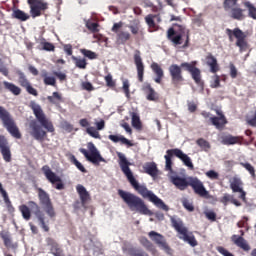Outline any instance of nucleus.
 <instances>
[{
    "instance_id": "1",
    "label": "nucleus",
    "mask_w": 256,
    "mask_h": 256,
    "mask_svg": "<svg viewBox=\"0 0 256 256\" xmlns=\"http://www.w3.org/2000/svg\"><path fill=\"white\" fill-rule=\"evenodd\" d=\"M118 159H119V165L121 171L124 173L125 177L129 181L130 185L143 197L144 199H149L151 203L155 204L158 209H162L163 211H169V206L163 202L157 195H155L153 192L149 191L147 189V186L140 185V183L135 179V176H133V172L131 171V168L129 166L131 165V162L127 161V158L125 155H123L121 152L118 153Z\"/></svg>"
},
{
    "instance_id": "2",
    "label": "nucleus",
    "mask_w": 256,
    "mask_h": 256,
    "mask_svg": "<svg viewBox=\"0 0 256 256\" xmlns=\"http://www.w3.org/2000/svg\"><path fill=\"white\" fill-rule=\"evenodd\" d=\"M31 109L37 120H31L29 122V133L33 139L43 143V141L47 139V133H55V126H53V122L47 118L41 105L33 103Z\"/></svg>"
},
{
    "instance_id": "3",
    "label": "nucleus",
    "mask_w": 256,
    "mask_h": 256,
    "mask_svg": "<svg viewBox=\"0 0 256 256\" xmlns=\"http://www.w3.org/2000/svg\"><path fill=\"white\" fill-rule=\"evenodd\" d=\"M181 68L190 73L193 81L198 85V87H204L205 82L201 76V69L197 68V61H192L191 63L183 62L180 66L172 64L168 68L171 77V84L175 89H180L181 85H183V82L185 81V78L183 77V70Z\"/></svg>"
},
{
    "instance_id": "4",
    "label": "nucleus",
    "mask_w": 256,
    "mask_h": 256,
    "mask_svg": "<svg viewBox=\"0 0 256 256\" xmlns=\"http://www.w3.org/2000/svg\"><path fill=\"white\" fill-rule=\"evenodd\" d=\"M170 183L179 189V191H185L187 187H191L195 195L202 197L203 199H212L213 196L209 194L207 188H205V184L197 177H181L179 175L170 176Z\"/></svg>"
},
{
    "instance_id": "5",
    "label": "nucleus",
    "mask_w": 256,
    "mask_h": 256,
    "mask_svg": "<svg viewBox=\"0 0 256 256\" xmlns=\"http://www.w3.org/2000/svg\"><path fill=\"white\" fill-rule=\"evenodd\" d=\"M118 195L130 211H136L140 215H153L141 197L125 190H118Z\"/></svg>"
},
{
    "instance_id": "6",
    "label": "nucleus",
    "mask_w": 256,
    "mask_h": 256,
    "mask_svg": "<svg viewBox=\"0 0 256 256\" xmlns=\"http://www.w3.org/2000/svg\"><path fill=\"white\" fill-rule=\"evenodd\" d=\"M174 27H178V30H175L173 27L167 30L168 41H171L174 47L182 45V49H187L189 47L191 32L185 26L179 24H174Z\"/></svg>"
},
{
    "instance_id": "7",
    "label": "nucleus",
    "mask_w": 256,
    "mask_h": 256,
    "mask_svg": "<svg viewBox=\"0 0 256 256\" xmlns=\"http://www.w3.org/2000/svg\"><path fill=\"white\" fill-rule=\"evenodd\" d=\"M0 120L2 121L3 127H5L6 131H8L14 139H21V131H19L15 119H13L11 113L3 106H0Z\"/></svg>"
},
{
    "instance_id": "8",
    "label": "nucleus",
    "mask_w": 256,
    "mask_h": 256,
    "mask_svg": "<svg viewBox=\"0 0 256 256\" xmlns=\"http://www.w3.org/2000/svg\"><path fill=\"white\" fill-rule=\"evenodd\" d=\"M171 225L179 233L180 239L188 243L191 247H197L199 243L193 234L189 235L187 227L183 226V220L181 218H175V216L170 217Z\"/></svg>"
},
{
    "instance_id": "9",
    "label": "nucleus",
    "mask_w": 256,
    "mask_h": 256,
    "mask_svg": "<svg viewBox=\"0 0 256 256\" xmlns=\"http://www.w3.org/2000/svg\"><path fill=\"white\" fill-rule=\"evenodd\" d=\"M226 35L229 38V41L233 42V37L236 39V47L239 51L243 53L249 49V42H247V35L240 28H234L233 30L227 28Z\"/></svg>"
},
{
    "instance_id": "10",
    "label": "nucleus",
    "mask_w": 256,
    "mask_h": 256,
    "mask_svg": "<svg viewBox=\"0 0 256 256\" xmlns=\"http://www.w3.org/2000/svg\"><path fill=\"white\" fill-rule=\"evenodd\" d=\"M87 147L88 151L85 148L79 149L80 153L84 155L87 161H89L90 163H92V165H95L96 167H99L100 163H105V158L101 156V153L99 152L95 144H93V142H89L87 144Z\"/></svg>"
},
{
    "instance_id": "11",
    "label": "nucleus",
    "mask_w": 256,
    "mask_h": 256,
    "mask_svg": "<svg viewBox=\"0 0 256 256\" xmlns=\"http://www.w3.org/2000/svg\"><path fill=\"white\" fill-rule=\"evenodd\" d=\"M239 0H224L223 9L226 13H229L231 19L236 21H243L245 19V10L237 6Z\"/></svg>"
},
{
    "instance_id": "12",
    "label": "nucleus",
    "mask_w": 256,
    "mask_h": 256,
    "mask_svg": "<svg viewBox=\"0 0 256 256\" xmlns=\"http://www.w3.org/2000/svg\"><path fill=\"white\" fill-rule=\"evenodd\" d=\"M37 191L40 205L43 207L45 213L48 214L50 219H53V217L57 216V213L55 212L49 193L43 190V188H38Z\"/></svg>"
},
{
    "instance_id": "13",
    "label": "nucleus",
    "mask_w": 256,
    "mask_h": 256,
    "mask_svg": "<svg viewBox=\"0 0 256 256\" xmlns=\"http://www.w3.org/2000/svg\"><path fill=\"white\" fill-rule=\"evenodd\" d=\"M27 3L30 7V15L32 19L41 17L43 11L49 9V3L44 2L43 0H27Z\"/></svg>"
},
{
    "instance_id": "14",
    "label": "nucleus",
    "mask_w": 256,
    "mask_h": 256,
    "mask_svg": "<svg viewBox=\"0 0 256 256\" xmlns=\"http://www.w3.org/2000/svg\"><path fill=\"white\" fill-rule=\"evenodd\" d=\"M148 236L151 239V241H153V243L158 245L160 249L165 251L167 255H171L173 253V250L171 249L169 244H167V240H165V236H163V234H159L158 232H155V231H150L148 233Z\"/></svg>"
},
{
    "instance_id": "15",
    "label": "nucleus",
    "mask_w": 256,
    "mask_h": 256,
    "mask_svg": "<svg viewBox=\"0 0 256 256\" xmlns=\"http://www.w3.org/2000/svg\"><path fill=\"white\" fill-rule=\"evenodd\" d=\"M148 236L151 239V241H153V243L158 245L160 249L165 251L167 255H171L173 253V250L171 249L169 244H167V240H165V236H163V234H159L158 232H155V231H150L148 233Z\"/></svg>"
},
{
    "instance_id": "16",
    "label": "nucleus",
    "mask_w": 256,
    "mask_h": 256,
    "mask_svg": "<svg viewBox=\"0 0 256 256\" xmlns=\"http://www.w3.org/2000/svg\"><path fill=\"white\" fill-rule=\"evenodd\" d=\"M42 171L49 183H51L52 185H55L56 183L55 189H57L58 191H62V189H65V184H63L61 177L55 174V172L51 171V168L48 165L43 166Z\"/></svg>"
},
{
    "instance_id": "17",
    "label": "nucleus",
    "mask_w": 256,
    "mask_h": 256,
    "mask_svg": "<svg viewBox=\"0 0 256 256\" xmlns=\"http://www.w3.org/2000/svg\"><path fill=\"white\" fill-rule=\"evenodd\" d=\"M28 205L32 211H34L35 217L38 219L40 223V227L45 231V233H49V225L45 223V213L41 211V207L37 205L35 201H29Z\"/></svg>"
},
{
    "instance_id": "18",
    "label": "nucleus",
    "mask_w": 256,
    "mask_h": 256,
    "mask_svg": "<svg viewBox=\"0 0 256 256\" xmlns=\"http://www.w3.org/2000/svg\"><path fill=\"white\" fill-rule=\"evenodd\" d=\"M0 153L6 163H11V146H9V140L5 135H0Z\"/></svg>"
},
{
    "instance_id": "19",
    "label": "nucleus",
    "mask_w": 256,
    "mask_h": 256,
    "mask_svg": "<svg viewBox=\"0 0 256 256\" xmlns=\"http://www.w3.org/2000/svg\"><path fill=\"white\" fill-rule=\"evenodd\" d=\"M121 27H123V22L114 23L111 31L116 33L117 41L120 42L121 45H125V43L131 39V33L123 30L119 31Z\"/></svg>"
},
{
    "instance_id": "20",
    "label": "nucleus",
    "mask_w": 256,
    "mask_h": 256,
    "mask_svg": "<svg viewBox=\"0 0 256 256\" xmlns=\"http://www.w3.org/2000/svg\"><path fill=\"white\" fill-rule=\"evenodd\" d=\"M134 64L136 66L138 81L143 83L145 75V64H143V58H141V51L139 50H136L134 53Z\"/></svg>"
},
{
    "instance_id": "21",
    "label": "nucleus",
    "mask_w": 256,
    "mask_h": 256,
    "mask_svg": "<svg viewBox=\"0 0 256 256\" xmlns=\"http://www.w3.org/2000/svg\"><path fill=\"white\" fill-rule=\"evenodd\" d=\"M230 189L233 193H240L239 199L245 201V197L247 195L246 192L243 191V181L241 178L234 176L230 179Z\"/></svg>"
},
{
    "instance_id": "22",
    "label": "nucleus",
    "mask_w": 256,
    "mask_h": 256,
    "mask_svg": "<svg viewBox=\"0 0 256 256\" xmlns=\"http://www.w3.org/2000/svg\"><path fill=\"white\" fill-rule=\"evenodd\" d=\"M141 91L145 94L147 101H159V93L155 91V88L151 86V83L145 82L142 85Z\"/></svg>"
},
{
    "instance_id": "23",
    "label": "nucleus",
    "mask_w": 256,
    "mask_h": 256,
    "mask_svg": "<svg viewBox=\"0 0 256 256\" xmlns=\"http://www.w3.org/2000/svg\"><path fill=\"white\" fill-rule=\"evenodd\" d=\"M216 115L218 116L210 117V123L217 129H223L228 123L227 117H225V114L219 110L216 111Z\"/></svg>"
},
{
    "instance_id": "24",
    "label": "nucleus",
    "mask_w": 256,
    "mask_h": 256,
    "mask_svg": "<svg viewBox=\"0 0 256 256\" xmlns=\"http://www.w3.org/2000/svg\"><path fill=\"white\" fill-rule=\"evenodd\" d=\"M155 19H157V23H161V16L159 14H148L145 17V22L149 27L150 33L159 31V25H157V23H155Z\"/></svg>"
},
{
    "instance_id": "25",
    "label": "nucleus",
    "mask_w": 256,
    "mask_h": 256,
    "mask_svg": "<svg viewBox=\"0 0 256 256\" xmlns=\"http://www.w3.org/2000/svg\"><path fill=\"white\" fill-rule=\"evenodd\" d=\"M47 246L50 247V252L54 256H65L63 253V248H61V245L55 241V239L48 237L46 239Z\"/></svg>"
},
{
    "instance_id": "26",
    "label": "nucleus",
    "mask_w": 256,
    "mask_h": 256,
    "mask_svg": "<svg viewBox=\"0 0 256 256\" xmlns=\"http://www.w3.org/2000/svg\"><path fill=\"white\" fill-rule=\"evenodd\" d=\"M144 173L150 175L153 179L159 177V168H157V163L155 162H146L143 165Z\"/></svg>"
},
{
    "instance_id": "27",
    "label": "nucleus",
    "mask_w": 256,
    "mask_h": 256,
    "mask_svg": "<svg viewBox=\"0 0 256 256\" xmlns=\"http://www.w3.org/2000/svg\"><path fill=\"white\" fill-rule=\"evenodd\" d=\"M151 69L153 73L156 75V77L154 78L155 83L161 85L163 77H165V72H163V68H161V66L158 63L153 62L151 64Z\"/></svg>"
},
{
    "instance_id": "28",
    "label": "nucleus",
    "mask_w": 256,
    "mask_h": 256,
    "mask_svg": "<svg viewBox=\"0 0 256 256\" xmlns=\"http://www.w3.org/2000/svg\"><path fill=\"white\" fill-rule=\"evenodd\" d=\"M206 65L210 68V73L219 72V62H217V58L213 54L209 53L206 56Z\"/></svg>"
},
{
    "instance_id": "29",
    "label": "nucleus",
    "mask_w": 256,
    "mask_h": 256,
    "mask_svg": "<svg viewBox=\"0 0 256 256\" xmlns=\"http://www.w3.org/2000/svg\"><path fill=\"white\" fill-rule=\"evenodd\" d=\"M243 141V137L241 136H233L231 134L223 136L221 143L222 145H241Z\"/></svg>"
},
{
    "instance_id": "30",
    "label": "nucleus",
    "mask_w": 256,
    "mask_h": 256,
    "mask_svg": "<svg viewBox=\"0 0 256 256\" xmlns=\"http://www.w3.org/2000/svg\"><path fill=\"white\" fill-rule=\"evenodd\" d=\"M175 157L178 159H181V161L184 163L186 167H189V169H194L193 162L191 161V158L188 157L187 154L183 153V151L179 148H175Z\"/></svg>"
},
{
    "instance_id": "31",
    "label": "nucleus",
    "mask_w": 256,
    "mask_h": 256,
    "mask_svg": "<svg viewBox=\"0 0 256 256\" xmlns=\"http://www.w3.org/2000/svg\"><path fill=\"white\" fill-rule=\"evenodd\" d=\"M140 245H142V247H145L146 251H149L151 255L153 256L159 255V252L157 251V248H155V245H153L152 242L146 237L140 238Z\"/></svg>"
},
{
    "instance_id": "32",
    "label": "nucleus",
    "mask_w": 256,
    "mask_h": 256,
    "mask_svg": "<svg viewBox=\"0 0 256 256\" xmlns=\"http://www.w3.org/2000/svg\"><path fill=\"white\" fill-rule=\"evenodd\" d=\"M232 241H233L234 245H236L240 249H243V251H250L251 250V246H249L247 244V240H245V238H243V236L233 235L232 236Z\"/></svg>"
},
{
    "instance_id": "33",
    "label": "nucleus",
    "mask_w": 256,
    "mask_h": 256,
    "mask_svg": "<svg viewBox=\"0 0 256 256\" xmlns=\"http://www.w3.org/2000/svg\"><path fill=\"white\" fill-rule=\"evenodd\" d=\"M122 251L123 253H128V255L131 256H149L147 252L133 246H124L122 247Z\"/></svg>"
},
{
    "instance_id": "34",
    "label": "nucleus",
    "mask_w": 256,
    "mask_h": 256,
    "mask_svg": "<svg viewBox=\"0 0 256 256\" xmlns=\"http://www.w3.org/2000/svg\"><path fill=\"white\" fill-rule=\"evenodd\" d=\"M173 155H175V149H169L166 151V155L164 156L166 161L165 171H169V173H173V160H171Z\"/></svg>"
},
{
    "instance_id": "35",
    "label": "nucleus",
    "mask_w": 256,
    "mask_h": 256,
    "mask_svg": "<svg viewBox=\"0 0 256 256\" xmlns=\"http://www.w3.org/2000/svg\"><path fill=\"white\" fill-rule=\"evenodd\" d=\"M76 191L80 197V201H81L82 205H85V203H87V201H89V192L87 191L85 186H83L81 184H78L76 186Z\"/></svg>"
},
{
    "instance_id": "36",
    "label": "nucleus",
    "mask_w": 256,
    "mask_h": 256,
    "mask_svg": "<svg viewBox=\"0 0 256 256\" xmlns=\"http://www.w3.org/2000/svg\"><path fill=\"white\" fill-rule=\"evenodd\" d=\"M108 139H110V141H112L113 143L120 142L122 145H127V147H133V144L131 143V141L125 138V136L109 135Z\"/></svg>"
},
{
    "instance_id": "37",
    "label": "nucleus",
    "mask_w": 256,
    "mask_h": 256,
    "mask_svg": "<svg viewBox=\"0 0 256 256\" xmlns=\"http://www.w3.org/2000/svg\"><path fill=\"white\" fill-rule=\"evenodd\" d=\"M3 85L7 91H10V93H12V95H21V89L19 88V86L8 81H4Z\"/></svg>"
},
{
    "instance_id": "38",
    "label": "nucleus",
    "mask_w": 256,
    "mask_h": 256,
    "mask_svg": "<svg viewBox=\"0 0 256 256\" xmlns=\"http://www.w3.org/2000/svg\"><path fill=\"white\" fill-rule=\"evenodd\" d=\"M16 75L18 76V83L20 87H23V89H25L28 85L31 84V82L29 81V79H27V76L25 75V73H23V71H16Z\"/></svg>"
},
{
    "instance_id": "39",
    "label": "nucleus",
    "mask_w": 256,
    "mask_h": 256,
    "mask_svg": "<svg viewBox=\"0 0 256 256\" xmlns=\"http://www.w3.org/2000/svg\"><path fill=\"white\" fill-rule=\"evenodd\" d=\"M244 7L248 10V17L256 21V7L250 1L243 2Z\"/></svg>"
},
{
    "instance_id": "40",
    "label": "nucleus",
    "mask_w": 256,
    "mask_h": 256,
    "mask_svg": "<svg viewBox=\"0 0 256 256\" xmlns=\"http://www.w3.org/2000/svg\"><path fill=\"white\" fill-rule=\"evenodd\" d=\"M12 17L14 19H18L19 21H27L30 18V16L27 13L20 9L14 10L12 13Z\"/></svg>"
},
{
    "instance_id": "41",
    "label": "nucleus",
    "mask_w": 256,
    "mask_h": 256,
    "mask_svg": "<svg viewBox=\"0 0 256 256\" xmlns=\"http://www.w3.org/2000/svg\"><path fill=\"white\" fill-rule=\"evenodd\" d=\"M196 144L202 149V151H205V153H209L211 150V143H209V141L205 140L204 138H199L196 141Z\"/></svg>"
},
{
    "instance_id": "42",
    "label": "nucleus",
    "mask_w": 256,
    "mask_h": 256,
    "mask_svg": "<svg viewBox=\"0 0 256 256\" xmlns=\"http://www.w3.org/2000/svg\"><path fill=\"white\" fill-rule=\"evenodd\" d=\"M47 101H49V103L52 105H57L63 101V96H61L59 92H53L52 96H47Z\"/></svg>"
},
{
    "instance_id": "43",
    "label": "nucleus",
    "mask_w": 256,
    "mask_h": 256,
    "mask_svg": "<svg viewBox=\"0 0 256 256\" xmlns=\"http://www.w3.org/2000/svg\"><path fill=\"white\" fill-rule=\"evenodd\" d=\"M72 61H74L75 66L78 69H87V60L85 58H77V56H72Z\"/></svg>"
},
{
    "instance_id": "44",
    "label": "nucleus",
    "mask_w": 256,
    "mask_h": 256,
    "mask_svg": "<svg viewBox=\"0 0 256 256\" xmlns=\"http://www.w3.org/2000/svg\"><path fill=\"white\" fill-rule=\"evenodd\" d=\"M19 211L21 212L22 217L23 219H25V221H29V219H31V209H29L27 205H20Z\"/></svg>"
},
{
    "instance_id": "45",
    "label": "nucleus",
    "mask_w": 256,
    "mask_h": 256,
    "mask_svg": "<svg viewBox=\"0 0 256 256\" xmlns=\"http://www.w3.org/2000/svg\"><path fill=\"white\" fill-rule=\"evenodd\" d=\"M70 162L75 165V167H77V169L79 171H81V173H87V169H85V166H83V164H81V162H79V160H77V158L75 157V155H71L70 156Z\"/></svg>"
},
{
    "instance_id": "46",
    "label": "nucleus",
    "mask_w": 256,
    "mask_h": 256,
    "mask_svg": "<svg viewBox=\"0 0 256 256\" xmlns=\"http://www.w3.org/2000/svg\"><path fill=\"white\" fill-rule=\"evenodd\" d=\"M42 77L44 79V85H51L52 87H55L57 85V80L53 76H47V72H44L42 74Z\"/></svg>"
},
{
    "instance_id": "47",
    "label": "nucleus",
    "mask_w": 256,
    "mask_h": 256,
    "mask_svg": "<svg viewBox=\"0 0 256 256\" xmlns=\"http://www.w3.org/2000/svg\"><path fill=\"white\" fill-rule=\"evenodd\" d=\"M241 167H244L248 173H250L252 179H256V174H255V167L251 165L249 162H242L240 163Z\"/></svg>"
},
{
    "instance_id": "48",
    "label": "nucleus",
    "mask_w": 256,
    "mask_h": 256,
    "mask_svg": "<svg viewBox=\"0 0 256 256\" xmlns=\"http://www.w3.org/2000/svg\"><path fill=\"white\" fill-rule=\"evenodd\" d=\"M80 53H82L84 57L90 60L97 59L98 57L97 53L87 49H80Z\"/></svg>"
},
{
    "instance_id": "49",
    "label": "nucleus",
    "mask_w": 256,
    "mask_h": 256,
    "mask_svg": "<svg viewBox=\"0 0 256 256\" xmlns=\"http://www.w3.org/2000/svg\"><path fill=\"white\" fill-rule=\"evenodd\" d=\"M4 203L9 211V213H15V207H13V204L11 203V200L9 199V194H4L3 196Z\"/></svg>"
},
{
    "instance_id": "50",
    "label": "nucleus",
    "mask_w": 256,
    "mask_h": 256,
    "mask_svg": "<svg viewBox=\"0 0 256 256\" xmlns=\"http://www.w3.org/2000/svg\"><path fill=\"white\" fill-rule=\"evenodd\" d=\"M40 45L44 51H55V45H53L51 42L45 41V38L42 39Z\"/></svg>"
},
{
    "instance_id": "51",
    "label": "nucleus",
    "mask_w": 256,
    "mask_h": 256,
    "mask_svg": "<svg viewBox=\"0 0 256 256\" xmlns=\"http://www.w3.org/2000/svg\"><path fill=\"white\" fill-rule=\"evenodd\" d=\"M86 133L90 135V137H93L94 139H101V134H99V131H97L95 127H88L86 129Z\"/></svg>"
},
{
    "instance_id": "52",
    "label": "nucleus",
    "mask_w": 256,
    "mask_h": 256,
    "mask_svg": "<svg viewBox=\"0 0 256 256\" xmlns=\"http://www.w3.org/2000/svg\"><path fill=\"white\" fill-rule=\"evenodd\" d=\"M132 125L135 127V129H141V119L139 116L135 113L132 114Z\"/></svg>"
},
{
    "instance_id": "53",
    "label": "nucleus",
    "mask_w": 256,
    "mask_h": 256,
    "mask_svg": "<svg viewBox=\"0 0 256 256\" xmlns=\"http://www.w3.org/2000/svg\"><path fill=\"white\" fill-rule=\"evenodd\" d=\"M182 205H183V207H185L186 208V210L187 211H195V206H193V203H191L190 201H189V199H186V198H184L183 200H182Z\"/></svg>"
},
{
    "instance_id": "54",
    "label": "nucleus",
    "mask_w": 256,
    "mask_h": 256,
    "mask_svg": "<svg viewBox=\"0 0 256 256\" xmlns=\"http://www.w3.org/2000/svg\"><path fill=\"white\" fill-rule=\"evenodd\" d=\"M0 237L3 240L5 247H12L11 237H9V234H1Z\"/></svg>"
},
{
    "instance_id": "55",
    "label": "nucleus",
    "mask_w": 256,
    "mask_h": 256,
    "mask_svg": "<svg viewBox=\"0 0 256 256\" xmlns=\"http://www.w3.org/2000/svg\"><path fill=\"white\" fill-rule=\"evenodd\" d=\"M204 215L206 219H208V221H212V222L217 221V213H215L214 211H206L204 212Z\"/></svg>"
},
{
    "instance_id": "56",
    "label": "nucleus",
    "mask_w": 256,
    "mask_h": 256,
    "mask_svg": "<svg viewBox=\"0 0 256 256\" xmlns=\"http://www.w3.org/2000/svg\"><path fill=\"white\" fill-rule=\"evenodd\" d=\"M229 69H230L231 79H237L238 71H237V67H235V64L230 63L229 64Z\"/></svg>"
},
{
    "instance_id": "57",
    "label": "nucleus",
    "mask_w": 256,
    "mask_h": 256,
    "mask_svg": "<svg viewBox=\"0 0 256 256\" xmlns=\"http://www.w3.org/2000/svg\"><path fill=\"white\" fill-rule=\"evenodd\" d=\"M87 29L91 31L92 33H99V24L92 22L86 25Z\"/></svg>"
},
{
    "instance_id": "58",
    "label": "nucleus",
    "mask_w": 256,
    "mask_h": 256,
    "mask_svg": "<svg viewBox=\"0 0 256 256\" xmlns=\"http://www.w3.org/2000/svg\"><path fill=\"white\" fill-rule=\"evenodd\" d=\"M206 177H208V179H212V181H215L219 179V173L215 172V170H209L206 172Z\"/></svg>"
},
{
    "instance_id": "59",
    "label": "nucleus",
    "mask_w": 256,
    "mask_h": 256,
    "mask_svg": "<svg viewBox=\"0 0 256 256\" xmlns=\"http://www.w3.org/2000/svg\"><path fill=\"white\" fill-rule=\"evenodd\" d=\"M130 86H131V85L129 84V80H124V81H123L122 89H123V91H124V93H125V96L128 97V98L131 96L130 90H129V87H130Z\"/></svg>"
},
{
    "instance_id": "60",
    "label": "nucleus",
    "mask_w": 256,
    "mask_h": 256,
    "mask_svg": "<svg viewBox=\"0 0 256 256\" xmlns=\"http://www.w3.org/2000/svg\"><path fill=\"white\" fill-rule=\"evenodd\" d=\"M24 89H26L27 93H29V95H33L34 97H37V95H39V93L37 92V89L33 88V86L30 84H28Z\"/></svg>"
},
{
    "instance_id": "61",
    "label": "nucleus",
    "mask_w": 256,
    "mask_h": 256,
    "mask_svg": "<svg viewBox=\"0 0 256 256\" xmlns=\"http://www.w3.org/2000/svg\"><path fill=\"white\" fill-rule=\"evenodd\" d=\"M104 79L107 87H115V81L113 80V76L111 74L106 75Z\"/></svg>"
},
{
    "instance_id": "62",
    "label": "nucleus",
    "mask_w": 256,
    "mask_h": 256,
    "mask_svg": "<svg viewBox=\"0 0 256 256\" xmlns=\"http://www.w3.org/2000/svg\"><path fill=\"white\" fill-rule=\"evenodd\" d=\"M62 129H64V131L67 133H71L73 131V125L67 121H64L62 123Z\"/></svg>"
},
{
    "instance_id": "63",
    "label": "nucleus",
    "mask_w": 256,
    "mask_h": 256,
    "mask_svg": "<svg viewBox=\"0 0 256 256\" xmlns=\"http://www.w3.org/2000/svg\"><path fill=\"white\" fill-rule=\"evenodd\" d=\"M247 125L250 127H256V111L254 112L253 116L246 120Z\"/></svg>"
},
{
    "instance_id": "64",
    "label": "nucleus",
    "mask_w": 256,
    "mask_h": 256,
    "mask_svg": "<svg viewBox=\"0 0 256 256\" xmlns=\"http://www.w3.org/2000/svg\"><path fill=\"white\" fill-rule=\"evenodd\" d=\"M82 89H84V91H95V87H93V84H91V82H83Z\"/></svg>"
}]
</instances>
